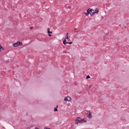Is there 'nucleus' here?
<instances>
[{
  "instance_id": "nucleus-14",
  "label": "nucleus",
  "mask_w": 129,
  "mask_h": 129,
  "mask_svg": "<svg viewBox=\"0 0 129 129\" xmlns=\"http://www.w3.org/2000/svg\"><path fill=\"white\" fill-rule=\"evenodd\" d=\"M33 28V26H31L30 27V29H32Z\"/></svg>"
},
{
  "instance_id": "nucleus-11",
  "label": "nucleus",
  "mask_w": 129,
  "mask_h": 129,
  "mask_svg": "<svg viewBox=\"0 0 129 129\" xmlns=\"http://www.w3.org/2000/svg\"><path fill=\"white\" fill-rule=\"evenodd\" d=\"M90 78V77L89 75H87V76L86 77V79H88Z\"/></svg>"
},
{
  "instance_id": "nucleus-6",
  "label": "nucleus",
  "mask_w": 129,
  "mask_h": 129,
  "mask_svg": "<svg viewBox=\"0 0 129 129\" xmlns=\"http://www.w3.org/2000/svg\"><path fill=\"white\" fill-rule=\"evenodd\" d=\"M94 11V10L91 9L89 8L87 10V12L88 14H90V11Z\"/></svg>"
},
{
  "instance_id": "nucleus-18",
  "label": "nucleus",
  "mask_w": 129,
  "mask_h": 129,
  "mask_svg": "<svg viewBox=\"0 0 129 129\" xmlns=\"http://www.w3.org/2000/svg\"><path fill=\"white\" fill-rule=\"evenodd\" d=\"M47 32H48V31H49V28H48V29H47Z\"/></svg>"
},
{
  "instance_id": "nucleus-20",
  "label": "nucleus",
  "mask_w": 129,
  "mask_h": 129,
  "mask_svg": "<svg viewBox=\"0 0 129 129\" xmlns=\"http://www.w3.org/2000/svg\"><path fill=\"white\" fill-rule=\"evenodd\" d=\"M35 129H39L37 127H36Z\"/></svg>"
},
{
  "instance_id": "nucleus-15",
  "label": "nucleus",
  "mask_w": 129,
  "mask_h": 129,
  "mask_svg": "<svg viewBox=\"0 0 129 129\" xmlns=\"http://www.w3.org/2000/svg\"><path fill=\"white\" fill-rule=\"evenodd\" d=\"M66 39H67L68 40H70L69 38H68V36L66 37Z\"/></svg>"
},
{
  "instance_id": "nucleus-4",
  "label": "nucleus",
  "mask_w": 129,
  "mask_h": 129,
  "mask_svg": "<svg viewBox=\"0 0 129 129\" xmlns=\"http://www.w3.org/2000/svg\"><path fill=\"white\" fill-rule=\"evenodd\" d=\"M71 100V98L70 96H68L66 97H65L64 101H70Z\"/></svg>"
},
{
  "instance_id": "nucleus-8",
  "label": "nucleus",
  "mask_w": 129,
  "mask_h": 129,
  "mask_svg": "<svg viewBox=\"0 0 129 129\" xmlns=\"http://www.w3.org/2000/svg\"><path fill=\"white\" fill-rule=\"evenodd\" d=\"M66 39L63 41V43L64 45H66L67 43H66Z\"/></svg>"
},
{
  "instance_id": "nucleus-9",
  "label": "nucleus",
  "mask_w": 129,
  "mask_h": 129,
  "mask_svg": "<svg viewBox=\"0 0 129 129\" xmlns=\"http://www.w3.org/2000/svg\"><path fill=\"white\" fill-rule=\"evenodd\" d=\"M84 13L85 15L86 16H87L89 14L87 12H84Z\"/></svg>"
},
{
  "instance_id": "nucleus-22",
  "label": "nucleus",
  "mask_w": 129,
  "mask_h": 129,
  "mask_svg": "<svg viewBox=\"0 0 129 129\" xmlns=\"http://www.w3.org/2000/svg\"><path fill=\"white\" fill-rule=\"evenodd\" d=\"M76 29H77L76 28H75L74 29V30L75 31Z\"/></svg>"
},
{
  "instance_id": "nucleus-13",
  "label": "nucleus",
  "mask_w": 129,
  "mask_h": 129,
  "mask_svg": "<svg viewBox=\"0 0 129 129\" xmlns=\"http://www.w3.org/2000/svg\"><path fill=\"white\" fill-rule=\"evenodd\" d=\"M47 33L48 34H52V31H48V32H47Z\"/></svg>"
},
{
  "instance_id": "nucleus-1",
  "label": "nucleus",
  "mask_w": 129,
  "mask_h": 129,
  "mask_svg": "<svg viewBox=\"0 0 129 129\" xmlns=\"http://www.w3.org/2000/svg\"><path fill=\"white\" fill-rule=\"evenodd\" d=\"M83 122H86V121L85 120V118H82L79 117H77L75 120V123L76 124H78L79 123H82Z\"/></svg>"
},
{
  "instance_id": "nucleus-12",
  "label": "nucleus",
  "mask_w": 129,
  "mask_h": 129,
  "mask_svg": "<svg viewBox=\"0 0 129 129\" xmlns=\"http://www.w3.org/2000/svg\"><path fill=\"white\" fill-rule=\"evenodd\" d=\"M72 43V42H66V43L68 44H71Z\"/></svg>"
},
{
  "instance_id": "nucleus-25",
  "label": "nucleus",
  "mask_w": 129,
  "mask_h": 129,
  "mask_svg": "<svg viewBox=\"0 0 129 129\" xmlns=\"http://www.w3.org/2000/svg\"><path fill=\"white\" fill-rule=\"evenodd\" d=\"M77 32H78V31H75L74 32L75 33H76Z\"/></svg>"
},
{
  "instance_id": "nucleus-17",
  "label": "nucleus",
  "mask_w": 129,
  "mask_h": 129,
  "mask_svg": "<svg viewBox=\"0 0 129 129\" xmlns=\"http://www.w3.org/2000/svg\"><path fill=\"white\" fill-rule=\"evenodd\" d=\"M93 11H90V13H93Z\"/></svg>"
},
{
  "instance_id": "nucleus-5",
  "label": "nucleus",
  "mask_w": 129,
  "mask_h": 129,
  "mask_svg": "<svg viewBox=\"0 0 129 129\" xmlns=\"http://www.w3.org/2000/svg\"><path fill=\"white\" fill-rule=\"evenodd\" d=\"M86 112H87V113H89L88 114V118H90V117H91L92 116V115L91 114L92 113L90 111H88L87 110L86 111Z\"/></svg>"
},
{
  "instance_id": "nucleus-10",
  "label": "nucleus",
  "mask_w": 129,
  "mask_h": 129,
  "mask_svg": "<svg viewBox=\"0 0 129 129\" xmlns=\"http://www.w3.org/2000/svg\"><path fill=\"white\" fill-rule=\"evenodd\" d=\"M56 108H54V111H57L58 110Z\"/></svg>"
},
{
  "instance_id": "nucleus-23",
  "label": "nucleus",
  "mask_w": 129,
  "mask_h": 129,
  "mask_svg": "<svg viewBox=\"0 0 129 129\" xmlns=\"http://www.w3.org/2000/svg\"><path fill=\"white\" fill-rule=\"evenodd\" d=\"M45 129H50V128H46Z\"/></svg>"
},
{
  "instance_id": "nucleus-24",
  "label": "nucleus",
  "mask_w": 129,
  "mask_h": 129,
  "mask_svg": "<svg viewBox=\"0 0 129 129\" xmlns=\"http://www.w3.org/2000/svg\"><path fill=\"white\" fill-rule=\"evenodd\" d=\"M58 108V105H57L56 106V108Z\"/></svg>"
},
{
  "instance_id": "nucleus-19",
  "label": "nucleus",
  "mask_w": 129,
  "mask_h": 129,
  "mask_svg": "<svg viewBox=\"0 0 129 129\" xmlns=\"http://www.w3.org/2000/svg\"><path fill=\"white\" fill-rule=\"evenodd\" d=\"M68 33H67V34H66V37H67V36H68Z\"/></svg>"
},
{
  "instance_id": "nucleus-3",
  "label": "nucleus",
  "mask_w": 129,
  "mask_h": 129,
  "mask_svg": "<svg viewBox=\"0 0 129 129\" xmlns=\"http://www.w3.org/2000/svg\"><path fill=\"white\" fill-rule=\"evenodd\" d=\"M99 9L98 8H96L95 10L93 12V13H90V15L91 16L95 13H98L99 12Z\"/></svg>"
},
{
  "instance_id": "nucleus-2",
  "label": "nucleus",
  "mask_w": 129,
  "mask_h": 129,
  "mask_svg": "<svg viewBox=\"0 0 129 129\" xmlns=\"http://www.w3.org/2000/svg\"><path fill=\"white\" fill-rule=\"evenodd\" d=\"M22 43L20 42H17V43H13V46L14 47H16L19 46H21L22 45Z\"/></svg>"
},
{
  "instance_id": "nucleus-21",
  "label": "nucleus",
  "mask_w": 129,
  "mask_h": 129,
  "mask_svg": "<svg viewBox=\"0 0 129 129\" xmlns=\"http://www.w3.org/2000/svg\"><path fill=\"white\" fill-rule=\"evenodd\" d=\"M66 102H65V101H64V104H66Z\"/></svg>"
},
{
  "instance_id": "nucleus-7",
  "label": "nucleus",
  "mask_w": 129,
  "mask_h": 129,
  "mask_svg": "<svg viewBox=\"0 0 129 129\" xmlns=\"http://www.w3.org/2000/svg\"><path fill=\"white\" fill-rule=\"evenodd\" d=\"M4 48L2 46L0 45V51H1L3 50V49H4Z\"/></svg>"
},
{
  "instance_id": "nucleus-16",
  "label": "nucleus",
  "mask_w": 129,
  "mask_h": 129,
  "mask_svg": "<svg viewBox=\"0 0 129 129\" xmlns=\"http://www.w3.org/2000/svg\"><path fill=\"white\" fill-rule=\"evenodd\" d=\"M50 34H48V36L49 37H51V35Z\"/></svg>"
}]
</instances>
